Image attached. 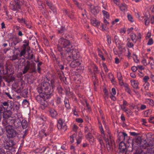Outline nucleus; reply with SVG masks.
Listing matches in <instances>:
<instances>
[{
	"label": "nucleus",
	"instance_id": "1",
	"mask_svg": "<svg viewBox=\"0 0 154 154\" xmlns=\"http://www.w3.org/2000/svg\"><path fill=\"white\" fill-rule=\"evenodd\" d=\"M24 66L22 71L23 74H26L28 71L30 73L36 72L35 64L33 61L30 62L28 60L26 61L24 65Z\"/></svg>",
	"mask_w": 154,
	"mask_h": 154
},
{
	"label": "nucleus",
	"instance_id": "2",
	"mask_svg": "<svg viewBox=\"0 0 154 154\" xmlns=\"http://www.w3.org/2000/svg\"><path fill=\"white\" fill-rule=\"evenodd\" d=\"M5 127L7 135L10 138H14L19 135V133L13 128V125H3Z\"/></svg>",
	"mask_w": 154,
	"mask_h": 154
},
{
	"label": "nucleus",
	"instance_id": "3",
	"mask_svg": "<svg viewBox=\"0 0 154 154\" xmlns=\"http://www.w3.org/2000/svg\"><path fill=\"white\" fill-rule=\"evenodd\" d=\"M12 115V112L10 110H8L5 111L3 113V120L2 122L3 125H6L8 124V122L10 119V118H13L11 116Z\"/></svg>",
	"mask_w": 154,
	"mask_h": 154
},
{
	"label": "nucleus",
	"instance_id": "4",
	"mask_svg": "<svg viewBox=\"0 0 154 154\" xmlns=\"http://www.w3.org/2000/svg\"><path fill=\"white\" fill-rule=\"evenodd\" d=\"M8 121V122L9 123L8 125H13L16 128H18L21 125V121L19 118L16 119L14 118H10Z\"/></svg>",
	"mask_w": 154,
	"mask_h": 154
},
{
	"label": "nucleus",
	"instance_id": "5",
	"mask_svg": "<svg viewBox=\"0 0 154 154\" xmlns=\"http://www.w3.org/2000/svg\"><path fill=\"white\" fill-rule=\"evenodd\" d=\"M100 128L101 133L103 135H103H102V136L103 137L106 143H108L109 142H111V140H114L113 137L109 133L106 136L105 135L104 133L103 129L102 128V126L101 125L100 126Z\"/></svg>",
	"mask_w": 154,
	"mask_h": 154
},
{
	"label": "nucleus",
	"instance_id": "6",
	"mask_svg": "<svg viewBox=\"0 0 154 154\" xmlns=\"http://www.w3.org/2000/svg\"><path fill=\"white\" fill-rule=\"evenodd\" d=\"M57 127L59 130L61 131H65L67 129V127L65 123L63 122L62 120L61 119L58 121Z\"/></svg>",
	"mask_w": 154,
	"mask_h": 154
},
{
	"label": "nucleus",
	"instance_id": "7",
	"mask_svg": "<svg viewBox=\"0 0 154 154\" xmlns=\"http://www.w3.org/2000/svg\"><path fill=\"white\" fill-rule=\"evenodd\" d=\"M51 86L50 83L48 82H43L41 84V86L38 88V91L39 93H42V91Z\"/></svg>",
	"mask_w": 154,
	"mask_h": 154
},
{
	"label": "nucleus",
	"instance_id": "8",
	"mask_svg": "<svg viewBox=\"0 0 154 154\" xmlns=\"http://www.w3.org/2000/svg\"><path fill=\"white\" fill-rule=\"evenodd\" d=\"M119 149L120 150L119 153H124L126 154V152L127 151L126 146L125 144L123 142H121L119 145Z\"/></svg>",
	"mask_w": 154,
	"mask_h": 154
},
{
	"label": "nucleus",
	"instance_id": "9",
	"mask_svg": "<svg viewBox=\"0 0 154 154\" xmlns=\"http://www.w3.org/2000/svg\"><path fill=\"white\" fill-rule=\"evenodd\" d=\"M119 140L121 142H123L125 141V139L127 140L128 139L129 137H128L127 134L125 132H120L119 133L118 135Z\"/></svg>",
	"mask_w": 154,
	"mask_h": 154
},
{
	"label": "nucleus",
	"instance_id": "10",
	"mask_svg": "<svg viewBox=\"0 0 154 154\" xmlns=\"http://www.w3.org/2000/svg\"><path fill=\"white\" fill-rule=\"evenodd\" d=\"M69 42L63 38H60L59 40V44L62 46L63 48L66 47L68 44H69Z\"/></svg>",
	"mask_w": 154,
	"mask_h": 154
},
{
	"label": "nucleus",
	"instance_id": "11",
	"mask_svg": "<svg viewBox=\"0 0 154 154\" xmlns=\"http://www.w3.org/2000/svg\"><path fill=\"white\" fill-rule=\"evenodd\" d=\"M15 144V142L13 140H9L6 142L5 145V147L7 149H9L10 148L12 147Z\"/></svg>",
	"mask_w": 154,
	"mask_h": 154
},
{
	"label": "nucleus",
	"instance_id": "12",
	"mask_svg": "<svg viewBox=\"0 0 154 154\" xmlns=\"http://www.w3.org/2000/svg\"><path fill=\"white\" fill-rule=\"evenodd\" d=\"M20 5L16 4V2L13 3L12 2L10 3V6L11 8L14 11H17L20 8Z\"/></svg>",
	"mask_w": 154,
	"mask_h": 154
},
{
	"label": "nucleus",
	"instance_id": "13",
	"mask_svg": "<svg viewBox=\"0 0 154 154\" xmlns=\"http://www.w3.org/2000/svg\"><path fill=\"white\" fill-rule=\"evenodd\" d=\"M107 148L109 151H111L113 149V146L115 145V142L114 140H111V142L106 143Z\"/></svg>",
	"mask_w": 154,
	"mask_h": 154
},
{
	"label": "nucleus",
	"instance_id": "14",
	"mask_svg": "<svg viewBox=\"0 0 154 154\" xmlns=\"http://www.w3.org/2000/svg\"><path fill=\"white\" fill-rule=\"evenodd\" d=\"M53 91V89H51V86L50 87L47 88L45 89L42 91V93H44L45 95H50Z\"/></svg>",
	"mask_w": 154,
	"mask_h": 154
},
{
	"label": "nucleus",
	"instance_id": "15",
	"mask_svg": "<svg viewBox=\"0 0 154 154\" xmlns=\"http://www.w3.org/2000/svg\"><path fill=\"white\" fill-rule=\"evenodd\" d=\"M3 78L5 80L6 82L8 83L14 81L15 79V78L14 76H10L9 75H7L4 76Z\"/></svg>",
	"mask_w": 154,
	"mask_h": 154
},
{
	"label": "nucleus",
	"instance_id": "16",
	"mask_svg": "<svg viewBox=\"0 0 154 154\" xmlns=\"http://www.w3.org/2000/svg\"><path fill=\"white\" fill-rule=\"evenodd\" d=\"M72 58L74 60H77L79 57V53L77 51L72 50Z\"/></svg>",
	"mask_w": 154,
	"mask_h": 154
},
{
	"label": "nucleus",
	"instance_id": "17",
	"mask_svg": "<svg viewBox=\"0 0 154 154\" xmlns=\"http://www.w3.org/2000/svg\"><path fill=\"white\" fill-rule=\"evenodd\" d=\"M81 63L78 60H74L72 61L70 64V66L72 68H75L79 66Z\"/></svg>",
	"mask_w": 154,
	"mask_h": 154
},
{
	"label": "nucleus",
	"instance_id": "18",
	"mask_svg": "<svg viewBox=\"0 0 154 154\" xmlns=\"http://www.w3.org/2000/svg\"><path fill=\"white\" fill-rule=\"evenodd\" d=\"M73 45L71 44L69 42V44H68L66 47H64V49L65 52L66 51V52H69L71 50H73Z\"/></svg>",
	"mask_w": 154,
	"mask_h": 154
},
{
	"label": "nucleus",
	"instance_id": "19",
	"mask_svg": "<svg viewBox=\"0 0 154 154\" xmlns=\"http://www.w3.org/2000/svg\"><path fill=\"white\" fill-rule=\"evenodd\" d=\"M131 85L133 87L135 88H138V82L137 81L134 80H132L131 81Z\"/></svg>",
	"mask_w": 154,
	"mask_h": 154
},
{
	"label": "nucleus",
	"instance_id": "20",
	"mask_svg": "<svg viewBox=\"0 0 154 154\" xmlns=\"http://www.w3.org/2000/svg\"><path fill=\"white\" fill-rule=\"evenodd\" d=\"M49 112L51 116L53 118H55L57 115V111L54 109H50Z\"/></svg>",
	"mask_w": 154,
	"mask_h": 154
},
{
	"label": "nucleus",
	"instance_id": "21",
	"mask_svg": "<svg viewBox=\"0 0 154 154\" xmlns=\"http://www.w3.org/2000/svg\"><path fill=\"white\" fill-rule=\"evenodd\" d=\"M20 41L19 38H14L13 40V42L11 43V46H16Z\"/></svg>",
	"mask_w": 154,
	"mask_h": 154
},
{
	"label": "nucleus",
	"instance_id": "22",
	"mask_svg": "<svg viewBox=\"0 0 154 154\" xmlns=\"http://www.w3.org/2000/svg\"><path fill=\"white\" fill-rule=\"evenodd\" d=\"M86 137L88 140L91 142L93 143L94 141V138L93 136L90 133H89L86 136Z\"/></svg>",
	"mask_w": 154,
	"mask_h": 154
},
{
	"label": "nucleus",
	"instance_id": "23",
	"mask_svg": "<svg viewBox=\"0 0 154 154\" xmlns=\"http://www.w3.org/2000/svg\"><path fill=\"white\" fill-rule=\"evenodd\" d=\"M63 57H64L68 61H71L72 58V56L71 55V53L68 52L65 53V56H63Z\"/></svg>",
	"mask_w": 154,
	"mask_h": 154
},
{
	"label": "nucleus",
	"instance_id": "24",
	"mask_svg": "<svg viewBox=\"0 0 154 154\" xmlns=\"http://www.w3.org/2000/svg\"><path fill=\"white\" fill-rule=\"evenodd\" d=\"M21 125L23 129L26 128L28 125L27 121L25 119L23 120L21 122Z\"/></svg>",
	"mask_w": 154,
	"mask_h": 154
},
{
	"label": "nucleus",
	"instance_id": "25",
	"mask_svg": "<svg viewBox=\"0 0 154 154\" xmlns=\"http://www.w3.org/2000/svg\"><path fill=\"white\" fill-rule=\"evenodd\" d=\"M23 43H25V44L23 45V48H25V49L27 48L28 50H29L30 47L28 46L29 44V40H24L23 41Z\"/></svg>",
	"mask_w": 154,
	"mask_h": 154
},
{
	"label": "nucleus",
	"instance_id": "26",
	"mask_svg": "<svg viewBox=\"0 0 154 154\" xmlns=\"http://www.w3.org/2000/svg\"><path fill=\"white\" fill-rule=\"evenodd\" d=\"M35 99L39 103L41 102V101H43V99H44L41 94H40L39 95H37L35 97Z\"/></svg>",
	"mask_w": 154,
	"mask_h": 154
},
{
	"label": "nucleus",
	"instance_id": "27",
	"mask_svg": "<svg viewBox=\"0 0 154 154\" xmlns=\"http://www.w3.org/2000/svg\"><path fill=\"white\" fill-rule=\"evenodd\" d=\"M91 23L94 26H98L100 24V23L95 19H91Z\"/></svg>",
	"mask_w": 154,
	"mask_h": 154
},
{
	"label": "nucleus",
	"instance_id": "28",
	"mask_svg": "<svg viewBox=\"0 0 154 154\" xmlns=\"http://www.w3.org/2000/svg\"><path fill=\"white\" fill-rule=\"evenodd\" d=\"M131 37L132 41L136 43L137 40L136 35L134 33H131Z\"/></svg>",
	"mask_w": 154,
	"mask_h": 154
},
{
	"label": "nucleus",
	"instance_id": "29",
	"mask_svg": "<svg viewBox=\"0 0 154 154\" xmlns=\"http://www.w3.org/2000/svg\"><path fill=\"white\" fill-rule=\"evenodd\" d=\"M65 12L71 19H73L74 18V15L71 12H68L67 10H65Z\"/></svg>",
	"mask_w": 154,
	"mask_h": 154
},
{
	"label": "nucleus",
	"instance_id": "30",
	"mask_svg": "<svg viewBox=\"0 0 154 154\" xmlns=\"http://www.w3.org/2000/svg\"><path fill=\"white\" fill-rule=\"evenodd\" d=\"M91 12L93 14L95 15L99 12V10L97 8L94 7L91 9Z\"/></svg>",
	"mask_w": 154,
	"mask_h": 154
},
{
	"label": "nucleus",
	"instance_id": "31",
	"mask_svg": "<svg viewBox=\"0 0 154 154\" xmlns=\"http://www.w3.org/2000/svg\"><path fill=\"white\" fill-rule=\"evenodd\" d=\"M64 103L66 107L68 109H69L70 108L68 99H66L64 100Z\"/></svg>",
	"mask_w": 154,
	"mask_h": 154
},
{
	"label": "nucleus",
	"instance_id": "32",
	"mask_svg": "<svg viewBox=\"0 0 154 154\" xmlns=\"http://www.w3.org/2000/svg\"><path fill=\"white\" fill-rule=\"evenodd\" d=\"M41 105L43 106V108H42V106H41V108L42 109H45V107H46L47 106V102L45 101L44 99H43V101H41V102L39 103Z\"/></svg>",
	"mask_w": 154,
	"mask_h": 154
},
{
	"label": "nucleus",
	"instance_id": "33",
	"mask_svg": "<svg viewBox=\"0 0 154 154\" xmlns=\"http://www.w3.org/2000/svg\"><path fill=\"white\" fill-rule=\"evenodd\" d=\"M143 18L145 21V25L146 26L148 25L149 23V19L146 16H144Z\"/></svg>",
	"mask_w": 154,
	"mask_h": 154
},
{
	"label": "nucleus",
	"instance_id": "34",
	"mask_svg": "<svg viewBox=\"0 0 154 154\" xmlns=\"http://www.w3.org/2000/svg\"><path fill=\"white\" fill-rule=\"evenodd\" d=\"M26 49L25 48H23V49L21 51L20 53L19 54L20 57H21L22 56H24V55L26 53Z\"/></svg>",
	"mask_w": 154,
	"mask_h": 154
},
{
	"label": "nucleus",
	"instance_id": "35",
	"mask_svg": "<svg viewBox=\"0 0 154 154\" xmlns=\"http://www.w3.org/2000/svg\"><path fill=\"white\" fill-rule=\"evenodd\" d=\"M2 105L0 106V111H1V109H2L4 108V107L3 106H8V102L5 101L4 102H2Z\"/></svg>",
	"mask_w": 154,
	"mask_h": 154
},
{
	"label": "nucleus",
	"instance_id": "36",
	"mask_svg": "<svg viewBox=\"0 0 154 154\" xmlns=\"http://www.w3.org/2000/svg\"><path fill=\"white\" fill-rule=\"evenodd\" d=\"M119 8L121 11H125L127 9L126 5L125 4L121 5L120 6Z\"/></svg>",
	"mask_w": 154,
	"mask_h": 154
},
{
	"label": "nucleus",
	"instance_id": "37",
	"mask_svg": "<svg viewBox=\"0 0 154 154\" xmlns=\"http://www.w3.org/2000/svg\"><path fill=\"white\" fill-rule=\"evenodd\" d=\"M33 54H31L30 53H28L27 56L26 57V58L29 60H31L33 59Z\"/></svg>",
	"mask_w": 154,
	"mask_h": 154
},
{
	"label": "nucleus",
	"instance_id": "38",
	"mask_svg": "<svg viewBox=\"0 0 154 154\" xmlns=\"http://www.w3.org/2000/svg\"><path fill=\"white\" fill-rule=\"evenodd\" d=\"M102 13L104 17H106V18H108L109 17V14L108 13L104 10H102Z\"/></svg>",
	"mask_w": 154,
	"mask_h": 154
},
{
	"label": "nucleus",
	"instance_id": "39",
	"mask_svg": "<svg viewBox=\"0 0 154 154\" xmlns=\"http://www.w3.org/2000/svg\"><path fill=\"white\" fill-rule=\"evenodd\" d=\"M16 4L21 5L23 4V0H14Z\"/></svg>",
	"mask_w": 154,
	"mask_h": 154
},
{
	"label": "nucleus",
	"instance_id": "40",
	"mask_svg": "<svg viewBox=\"0 0 154 154\" xmlns=\"http://www.w3.org/2000/svg\"><path fill=\"white\" fill-rule=\"evenodd\" d=\"M107 42L108 44L110 45L111 43V40L110 36L109 35H106Z\"/></svg>",
	"mask_w": 154,
	"mask_h": 154
},
{
	"label": "nucleus",
	"instance_id": "41",
	"mask_svg": "<svg viewBox=\"0 0 154 154\" xmlns=\"http://www.w3.org/2000/svg\"><path fill=\"white\" fill-rule=\"evenodd\" d=\"M127 17L129 21L132 22H134V20L132 17L131 15L129 14H128L127 15Z\"/></svg>",
	"mask_w": 154,
	"mask_h": 154
},
{
	"label": "nucleus",
	"instance_id": "42",
	"mask_svg": "<svg viewBox=\"0 0 154 154\" xmlns=\"http://www.w3.org/2000/svg\"><path fill=\"white\" fill-rule=\"evenodd\" d=\"M57 48L59 51H60L64 50V49H64V48L59 44L57 45Z\"/></svg>",
	"mask_w": 154,
	"mask_h": 154
},
{
	"label": "nucleus",
	"instance_id": "43",
	"mask_svg": "<svg viewBox=\"0 0 154 154\" xmlns=\"http://www.w3.org/2000/svg\"><path fill=\"white\" fill-rule=\"evenodd\" d=\"M51 11L53 12V13H54V14H55L57 13V11L56 8L54 7L53 6L52 7L50 8Z\"/></svg>",
	"mask_w": 154,
	"mask_h": 154
},
{
	"label": "nucleus",
	"instance_id": "44",
	"mask_svg": "<svg viewBox=\"0 0 154 154\" xmlns=\"http://www.w3.org/2000/svg\"><path fill=\"white\" fill-rule=\"evenodd\" d=\"M23 104L25 105H27V106H28V105H29V102L26 99H24L23 100Z\"/></svg>",
	"mask_w": 154,
	"mask_h": 154
},
{
	"label": "nucleus",
	"instance_id": "45",
	"mask_svg": "<svg viewBox=\"0 0 154 154\" xmlns=\"http://www.w3.org/2000/svg\"><path fill=\"white\" fill-rule=\"evenodd\" d=\"M17 58L18 57L17 55H14L12 56L11 60L12 61H13L17 59Z\"/></svg>",
	"mask_w": 154,
	"mask_h": 154
},
{
	"label": "nucleus",
	"instance_id": "46",
	"mask_svg": "<svg viewBox=\"0 0 154 154\" xmlns=\"http://www.w3.org/2000/svg\"><path fill=\"white\" fill-rule=\"evenodd\" d=\"M153 41L152 38H150L147 42V44L148 45H151L153 43Z\"/></svg>",
	"mask_w": 154,
	"mask_h": 154
},
{
	"label": "nucleus",
	"instance_id": "47",
	"mask_svg": "<svg viewBox=\"0 0 154 154\" xmlns=\"http://www.w3.org/2000/svg\"><path fill=\"white\" fill-rule=\"evenodd\" d=\"M117 77L119 81L122 80V76L121 75V74L119 72L117 73Z\"/></svg>",
	"mask_w": 154,
	"mask_h": 154
},
{
	"label": "nucleus",
	"instance_id": "48",
	"mask_svg": "<svg viewBox=\"0 0 154 154\" xmlns=\"http://www.w3.org/2000/svg\"><path fill=\"white\" fill-rule=\"evenodd\" d=\"M51 87H52V89H53L55 87V85H54L55 82H54V80L53 79L51 80Z\"/></svg>",
	"mask_w": 154,
	"mask_h": 154
},
{
	"label": "nucleus",
	"instance_id": "49",
	"mask_svg": "<svg viewBox=\"0 0 154 154\" xmlns=\"http://www.w3.org/2000/svg\"><path fill=\"white\" fill-rule=\"evenodd\" d=\"M5 131L4 129L0 126V135H2L4 133Z\"/></svg>",
	"mask_w": 154,
	"mask_h": 154
},
{
	"label": "nucleus",
	"instance_id": "50",
	"mask_svg": "<svg viewBox=\"0 0 154 154\" xmlns=\"http://www.w3.org/2000/svg\"><path fill=\"white\" fill-rule=\"evenodd\" d=\"M78 128V127L77 125H74L73 126V130L75 132H76L77 131Z\"/></svg>",
	"mask_w": 154,
	"mask_h": 154
},
{
	"label": "nucleus",
	"instance_id": "51",
	"mask_svg": "<svg viewBox=\"0 0 154 154\" xmlns=\"http://www.w3.org/2000/svg\"><path fill=\"white\" fill-rule=\"evenodd\" d=\"M104 92L106 95V96L105 97V99H106V98H107L108 97V93L107 91V90L106 89H104Z\"/></svg>",
	"mask_w": 154,
	"mask_h": 154
},
{
	"label": "nucleus",
	"instance_id": "52",
	"mask_svg": "<svg viewBox=\"0 0 154 154\" xmlns=\"http://www.w3.org/2000/svg\"><path fill=\"white\" fill-rule=\"evenodd\" d=\"M148 100L149 101V103L150 105H151L152 106H153L154 105L153 101V100L151 99H148Z\"/></svg>",
	"mask_w": 154,
	"mask_h": 154
},
{
	"label": "nucleus",
	"instance_id": "53",
	"mask_svg": "<svg viewBox=\"0 0 154 154\" xmlns=\"http://www.w3.org/2000/svg\"><path fill=\"white\" fill-rule=\"evenodd\" d=\"M4 94L6 95L7 96H8L9 98L10 99H12V97L10 95V93H8L6 92H5L4 93Z\"/></svg>",
	"mask_w": 154,
	"mask_h": 154
},
{
	"label": "nucleus",
	"instance_id": "54",
	"mask_svg": "<svg viewBox=\"0 0 154 154\" xmlns=\"http://www.w3.org/2000/svg\"><path fill=\"white\" fill-rule=\"evenodd\" d=\"M149 79V77L148 76H145L143 78V80L145 82H146Z\"/></svg>",
	"mask_w": 154,
	"mask_h": 154
},
{
	"label": "nucleus",
	"instance_id": "55",
	"mask_svg": "<svg viewBox=\"0 0 154 154\" xmlns=\"http://www.w3.org/2000/svg\"><path fill=\"white\" fill-rule=\"evenodd\" d=\"M127 45L129 48H131L134 45L132 42H128L127 44Z\"/></svg>",
	"mask_w": 154,
	"mask_h": 154
},
{
	"label": "nucleus",
	"instance_id": "56",
	"mask_svg": "<svg viewBox=\"0 0 154 154\" xmlns=\"http://www.w3.org/2000/svg\"><path fill=\"white\" fill-rule=\"evenodd\" d=\"M46 3L50 8H51L52 7L54 6L53 5H52L51 3L50 2L48 1H47L46 2Z\"/></svg>",
	"mask_w": 154,
	"mask_h": 154
},
{
	"label": "nucleus",
	"instance_id": "57",
	"mask_svg": "<svg viewBox=\"0 0 154 154\" xmlns=\"http://www.w3.org/2000/svg\"><path fill=\"white\" fill-rule=\"evenodd\" d=\"M137 69V67L133 66L131 67V70L133 72L136 71Z\"/></svg>",
	"mask_w": 154,
	"mask_h": 154
},
{
	"label": "nucleus",
	"instance_id": "58",
	"mask_svg": "<svg viewBox=\"0 0 154 154\" xmlns=\"http://www.w3.org/2000/svg\"><path fill=\"white\" fill-rule=\"evenodd\" d=\"M130 134L132 136H137L139 135V133H136L134 132H130Z\"/></svg>",
	"mask_w": 154,
	"mask_h": 154
},
{
	"label": "nucleus",
	"instance_id": "59",
	"mask_svg": "<svg viewBox=\"0 0 154 154\" xmlns=\"http://www.w3.org/2000/svg\"><path fill=\"white\" fill-rule=\"evenodd\" d=\"M76 121L79 123H82L83 122V120L81 118L77 119H76Z\"/></svg>",
	"mask_w": 154,
	"mask_h": 154
},
{
	"label": "nucleus",
	"instance_id": "60",
	"mask_svg": "<svg viewBox=\"0 0 154 154\" xmlns=\"http://www.w3.org/2000/svg\"><path fill=\"white\" fill-rule=\"evenodd\" d=\"M75 135V134H74L73 135L70 136V142L71 143H72L74 141V137H73V136L74 135Z\"/></svg>",
	"mask_w": 154,
	"mask_h": 154
},
{
	"label": "nucleus",
	"instance_id": "61",
	"mask_svg": "<svg viewBox=\"0 0 154 154\" xmlns=\"http://www.w3.org/2000/svg\"><path fill=\"white\" fill-rule=\"evenodd\" d=\"M142 62L143 63V65L145 66H146L147 65V63L145 59H143L142 60Z\"/></svg>",
	"mask_w": 154,
	"mask_h": 154
},
{
	"label": "nucleus",
	"instance_id": "62",
	"mask_svg": "<svg viewBox=\"0 0 154 154\" xmlns=\"http://www.w3.org/2000/svg\"><path fill=\"white\" fill-rule=\"evenodd\" d=\"M112 94L114 95H115L116 94V89L114 88H112Z\"/></svg>",
	"mask_w": 154,
	"mask_h": 154
},
{
	"label": "nucleus",
	"instance_id": "63",
	"mask_svg": "<svg viewBox=\"0 0 154 154\" xmlns=\"http://www.w3.org/2000/svg\"><path fill=\"white\" fill-rule=\"evenodd\" d=\"M124 111L128 114H131V111L130 110H128V109H125Z\"/></svg>",
	"mask_w": 154,
	"mask_h": 154
},
{
	"label": "nucleus",
	"instance_id": "64",
	"mask_svg": "<svg viewBox=\"0 0 154 154\" xmlns=\"http://www.w3.org/2000/svg\"><path fill=\"white\" fill-rule=\"evenodd\" d=\"M110 97L113 101H115L116 100V97L112 94L110 96Z\"/></svg>",
	"mask_w": 154,
	"mask_h": 154
}]
</instances>
